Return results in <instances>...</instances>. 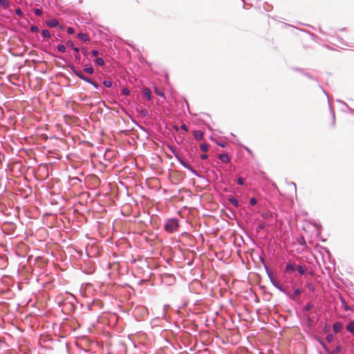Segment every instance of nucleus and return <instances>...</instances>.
<instances>
[{
    "label": "nucleus",
    "instance_id": "1",
    "mask_svg": "<svg viewBox=\"0 0 354 354\" xmlns=\"http://www.w3.org/2000/svg\"><path fill=\"white\" fill-rule=\"evenodd\" d=\"M178 227L177 219H169L165 225V229L169 232H173Z\"/></svg>",
    "mask_w": 354,
    "mask_h": 354
},
{
    "label": "nucleus",
    "instance_id": "2",
    "mask_svg": "<svg viewBox=\"0 0 354 354\" xmlns=\"http://www.w3.org/2000/svg\"><path fill=\"white\" fill-rule=\"evenodd\" d=\"M74 73L79 78L82 79V80H84V81H85L86 82H91V79L89 77L85 76L82 71H75Z\"/></svg>",
    "mask_w": 354,
    "mask_h": 354
},
{
    "label": "nucleus",
    "instance_id": "3",
    "mask_svg": "<svg viewBox=\"0 0 354 354\" xmlns=\"http://www.w3.org/2000/svg\"><path fill=\"white\" fill-rule=\"evenodd\" d=\"M193 136L197 140H201L204 137L203 132L201 130L194 131Z\"/></svg>",
    "mask_w": 354,
    "mask_h": 354
},
{
    "label": "nucleus",
    "instance_id": "4",
    "mask_svg": "<svg viewBox=\"0 0 354 354\" xmlns=\"http://www.w3.org/2000/svg\"><path fill=\"white\" fill-rule=\"evenodd\" d=\"M343 328V324L340 322H336L333 324V331L338 333Z\"/></svg>",
    "mask_w": 354,
    "mask_h": 354
},
{
    "label": "nucleus",
    "instance_id": "5",
    "mask_svg": "<svg viewBox=\"0 0 354 354\" xmlns=\"http://www.w3.org/2000/svg\"><path fill=\"white\" fill-rule=\"evenodd\" d=\"M77 38L84 41H88L90 40L89 37L87 34L80 32L77 35Z\"/></svg>",
    "mask_w": 354,
    "mask_h": 354
},
{
    "label": "nucleus",
    "instance_id": "6",
    "mask_svg": "<svg viewBox=\"0 0 354 354\" xmlns=\"http://www.w3.org/2000/svg\"><path fill=\"white\" fill-rule=\"evenodd\" d=\"M46 24L50 28H55L57 27L59 24L58 21L57 19H50L48 21H46Z\"/></svg>",
    "mask_w": 354,
    "mask_h": 354
},
{
    "label": "nucleus",
    "instance_id": "7",
    "mask_svg": "<svg viewBox=\"0 0 354 354\" xmlns=\"http://www.w3.org/2000/svg\"><path fill=\"white\" fill-rule=\"evenodd\" d=\"M151 90L149 88H144L142 91L143 96L145 97L148 100H151Z\"/></svg>",
    "mask_w": 354,
    "mask_h": 354
},
{
    "label": "nucleus",
    "instance_id": "8",
    "mask_svg": "<svg viewBox=\"0 0 354 354\" xmlns=\"http://www.w3.org/2000/svg\"><path fill=\"white\" fill-rule=\"evenodd\" d=\"M218 158L223 162H228L230 161V158L227 154H220L218 156Z\"/></svg>",
    "mask_w": 354,
    "mask_h": 354
},
{
    "label": "nucleus",
    "instance_id": "9",
    "mask_svg": "<svg viewBox=\"0 0 354 354\" xmlns=\"http://www.w3.org/2000/svg\"><path fill=\"white\" fill-rule=\"evenodd\" d=\"M346 329L351 333H354V321L350 322V324L347 326Z\"/></svg>",
    "mask_w": 354,
    "mask_h": 354
},
{
    "label": "nucleus",
    "instance_id": "10",
    "mask_svg": "<svg viewBox=\"0 0 354 354\" xmlns=\"http://www.w3.org/2000/svg\"><path fill=\"white\" fill-rule=\"evenodd\" d=\"M200 149L203 152H207L208 151L209 146H208V145L207 143H202L200 145Z\"/></svg>",
    "mask_w": 354,
    "mask_h": 354
},
{
    "label": "nucleus",
    "instance_id": "11",
    "mask_svg": "<svg viewBox=\"0 0 354 354\" xmlns=\"http://www.w3.org/2000/svg\"><path fill=\"white\" fill-rule=\"evenodd\" d=\"M324 348H325L326 351L328 352V354H337V353H339L340 352V348H339V346H337L335 348V349H334L332 351H328V349L326 347H324Z\"/></svg>",
    "mask_w": 354,
    "mask_h": 354
},
{
    "label": "nucleus",
    "instance_id": "12",
    "mask_svg": "<svg viewBox=\"0 0 354 354\" xmlns=\"http://www.w3.org/2000/svg\"><path fill=\"white\" fill-rule=\"evenodd\" d=\"M95 62L96 64L99 66H103L104 64V61L102 58L97 57L95 59Z\"/></svg>",
    "mask_w": 354,
    "mask_h": 354
},
{
    "label": "nucleus",
    "instance_id": "13",
    "mask_svg": "<svg viewBox=\"0 0 354 354\" xmlns=\"http://www.w3.org/2000/svg\"><path fill=\"white\" fill-rule=\"evenodd\" d=\"M230 202L232 205H233L235 207H238L239 206V201L235 198H230Z\"/></svg>",
    "mask_w": 354,
    "mask_h": 354
},
{
    "label": "nucleus",
    "instance_id": "14",
    "mask_svg": "<svg viewBox=\"0 0 354 354\" xmlns=\"http://www.w3.org/2000/svg\"><path fill=\"white\" fill-rule=\"evenodd\" d=\"M286 270L287 272H290V271H293L295 270V266L294 265L291 264V263H288L286 266Z\"/></svg>",
    "mask_w": 354,
    "mask_h": 354
},
{
    "label": "nucleus",
    "instance_id": "15",
    "mask_svg": "<svg viewBox=\"0 0 354 354\" xmlns=\"http://www.w3.org/2000/svg\"><path fill=\"white\" fill-rule=\"evenodd\" d=\"M57 50L60 53H64L66 51V47L63 44H59L57 46Z\"/></svg>",
    "mask_w": 354,
    "mask_h": 354
},
{
    "label": "nucleus",
    "instance_id": "16",
    "mask_svg": "<svg viewBox=\"0 0 354 354\" xmlns=\"http://www.w3.org/2000/svg\"><path fill=\"white\" fill-rule=\"evenodd\" d=\"M42 36L45 38L50 37V33L48 30H44L42 31Z\"/></svg>",
    "mask_w": 354,
    "mask_h": 354
},
{
    "label": "nucleus",
    "instance_id": "17",
    "mask_svg": "<svg viewBox=\"0 0 354 354\" xmlns=\"http://www.w3.org/2000/svg\"><path fill=\"white\" fill-rule=\"evenodd\" d=\"M103 84L108 88H110L112 86V82L111 80H104Z\"/></svg>",
    "mask_w": 354,
    "mask_h": 354
},
{
    "label": "nucleus",
    "instance_id": "18",
    "mask_svg": "<svg viewBox=\"0 0 354 354\" xmlns=\"http://www.w3.org/2000/svg\"><path fill=\"white\" fill-rule=\"evenodd\" d=\"M0 5L3 8H7L9 6V3L6 0H0Z\"/></svg>",
    "mask_w": 354,
    "mask_h": 354
},
{
    "label": "nucleus",
    "instance_id": "19",
    "mask_svg": "<svg viewBox=\"0 0 354 354\" xmlns=\"http://www.w3.org/2000/svg\"><path fill=\"white\" fill-rule=\"evenodd\" d=\"M297 270L298 272L301 274H304L306 272V270L304 269V268L302 266H299L297 267Z\"/></svg>",
    "mask_w": 354,
    "mask_h": 354
},
{
    "label": "nucleus",
    "instance_id": "20",
    "mask_svg": "<svg viewBox=\"0 0 354 354\" xmlns=\"http://www.w3.org/2000/svg\"><path fill=\"white\" fill-rule=\"evenodd\" d=\"M84 71H85L87 73L92 74L93 73V67H87L84 68Z\"/></svg>",
    "mask_w": 354,
    "mask_h": 354
},
{
    "label": "nucleus",
    "instance_id": "21",
    "mask_svg": "<svg viewBox=\"0 0 354 354\" xmlns=\"http://www.w3.org/2000/svg\"><path fill=\"white\" fill-rule=\"evenodd\" d=\"M34 12L35 15H38V16H40L42 14V10L41 9H39V8H34Z\"/></svg>",
    "mask_w": 354,
    "mask_h": 354
},
{
    "label": "nucleus",
    "instance_id": "22",
    "mask_svg": "<svg viewBox=\"0 0 354 354\" xmlns=\"http://www.w3.org/2000/svg\"><path fill=\"white\" fill-rule=\"evenodd\" d=\"M30 29V31L32 32H36L39 30L38 27L35 26H32Z\"/></svg>",
    "mask_w": 354,
    "mask_h": 354
},
{
    "label": "nucleus",
    "instance_id": "23",
    "mask_svg": "<svg viewBox=\"0 0 354 354\" xmlns=\"http://www.w3.org/2000/svg\"><path fill=\"white\" fill-rule=\"evenodd\" d=\"M257 203V201L256 200V198H250V204L252 205H256Z\"/></svg>",
    "mask_w": 354,
    "mask_h": 354
},
{
    "label": "nucleus",
    "instance_id": "24",
    "mask_svg": "<svg viewBox=\"0 0 354 354\" xmlns=\"http://www.w3.org/2000/svg\"><path fill=\"white\" fill-rule=\"evenodd\" d=\"M237 183L240 185H242L244 183V179L241 177L237 179Z\"/></svg>",
    "mask_w": 354,
    "mask_h": 354
},
{
    "label": "nucleus",
    "instance_id": "25",
    "mask_svg": "<svg viewBox=\"0 0 354 354\" xmlns=\"http://www.w3.org/2000/svg\"><path fill=\"white\" fill-rule=\"evenodd\" d=\"M74 32H75V31H74V29H73L72 27H68V28H67V32H68V34L72 35V34H73V33H74Z\"/></svg>",
    "mask_w": 354,
    "mask_h": 354
},
{
    "label": "nucleus",
    "instance_id": "26",
    "mask_svg": "<svg viewBox=\"0 0 354 354\" xmlns=\"http://www.w3.org/2000/svg\"><path fill=\"white\" fill-rule=\"evenodd\" d=\"M155 92L157 95H160V96H164V93L161 91H159L158 89L156 88L155 89Z\"/></svg>",
    "mask_w": 354,
    "mask_h": 354
},
{
    "label": "nucleus",
    "instance_id": "27",
    "mask_svg": "<svg viewBox=\"0 0 354 354\" xmlns=\"http://www.w3.org/2000/svg\"><path fill=\"white\" fill-rule=\"evenodd\" d=\"M178 159L179 160V161L180 162V163L186 168H189V166L185 162H183V160L182 159H180L179 157H178Z\"/></svg>",
    "mask_w": 354,
    "mask_h": 354
},
{
    "label": "nucleus",
    "instance_id": "28",
    "mask_svg": "<svg viewBox=\"0 0 354 354\" xmlns=\"http://www.w3.org/2000/svg\"><path fill=\"white\" fill-rule=\"evenodd\" d=\"M311 308H312V305H311V304H307V305H306V306H305V307H304V310H305V311H308V310H310Z\"/></svg>",
    "mask_w": 354,
    "mask_h": 354
},
{
    "label": "nucleus",
    "instance_id": "29",
    "mask_svg": "<svg viewBox=\"0 0 354 354\" xmlns=\"http://www.w3.org/2000/svg\"><path fill=\"white\" fill-rule=\"evenodd\" d=\"M16 14H17L19 17H22V16H23V12H22L20 9H17V10H16Z\"/></svg>",
    "mask_w": 354,
    "mask_h": 354
},
{
    "label": "nucleus",
    "instance_id": "30",
    "mask_svg": "<svg viewBox=\"0 0 354 354\" xmlns=\"http://www.w3.org/2000/svg\"><path fill=\"white\" fill-rule=\"evenodd\" d=\"M88 83H89V84H92V85H93V86H95V88H97V87H98V84H97L95 82L93 81L91 79V82H88Z\"/></svg>",
    "mask_w": 354,
    "mask_h": 354
},
{
    "label": "nucleus",
    "instance_id": "31",
    "mask_svg": "<svg viewBox=\"0 0 354 354\" xmlns=\"http://www.w3.org/2000/svg\"><path fill=\"white\" fill-rule=\"evenodd\" d=\"M66 44H67L68 46H70V47H71V48H73V42L72 41H70V40H69V41H67V43H66Z\"/></svg>",
    "mask_w": 354,
    "mask_h": 354
},
{
    "label": "nucleus",
    "instance_id": "32",
    "mask_svg": "<svg viewBox=\"0 0 354 354\" xmlns=\"http://www.w3.org/2000/svg\"><path fill=\"white\" fill-rule=\"evenodd\" d=\"M301 293V291L299 289H296L294 292V295L295 296H297V295H299V294Z\"/></svg>",
    "mask_w": 354,
    "mask_h": 354
},
{
    "label": "nucleus",
    "instance_id": "33",
    "mask_svg": "<svg viewBox=\"0 0 354 354\" xmlns=\"http://www.w3.org/2000/svg\"><path fill=\"white\" fill-rule=\"evenodd\" d=\"M98 54H99V52H98V50H93L92 51V55H93V56H97V55H98Z\"/></svg>",
    "mask_w": 354,
    "mask_h": 354
},
{
    "label": "nucleus",
    "instance_id": "34",
    "mask_svg": "<svg viewBox=\"0 0 354 354\" xmlns=\"http://www.w3.org/2000/svg\"><path fill=\"white\" fill-rule=\"evenodd\" d=\"M272 283H273V285H274L276 288H279V289L281 290V288L280 286L278 284V283L274 282V281H272Z\"/></svg>",
    "mask_w": 354,
    "mask_h": 354
},
{
    "label": "nucleus",
    "instance_id": "35",
    "mask_svg": "<svg viewBox=\"0 0 354 354\" xmlns=\"http://www.w3.org/2000/svg\"><path fill=\"white\" fill-rule=\"evenodd\" d=\"M122 92H123V93H124V95H128V94L129 93V89H128V88H124V89L122 90Z\"/></svg>",
    "mask_w": 354,
    "mask_h": 354
},
{
    "label": "nucleus",
    "instance_id": "36",
    "mask_svg": "<svg viewBox=\"0 0 354 354\" xmlns=\"http://www.w3.org/2000/svg\"><path fill=\"white\" fill-rule=\"evenodd\" d=\"M218 145L219 146H221V147H225L226 145H227V143L226 142H222V143H218Z\"/></svg>",
    "mask_w": 354,
    "mask_h": 354
},
{
    "label": "nucleus",
    "instance_id": "37",
    "mask_svg": "<svg viewBox=\"0 0 354 354\" xmlns=\"http://www.w3.org/2000/svg\"><path fill=\"white\" fill-rule=\"evenodd\" d=\"M207 157H208V156H207V155H206V154H202V155L201 156V159H203V160H205V159H207Z\"/></svg>",
    "mask_w": 354,
    "mask_h": 354
},
{
    "label": "nucleus",
    "instance_id": "38",
    "mask_svg": "<svg viewBox=\"0 0 354 354\" xmlns=\"http://www.w3.org/2000/svg\"><path fill=\"white\" fill-rule=\"evenodd\" d=\"M73 50H74V51H75L77 54H78V53H79V51H80L79 48H77V47H74V48H73Z\"/></svg>",
    "mask_w": 354,
    "mask_h": 354
},
{
    "label": "nucleus",
    "instance_id": "39",
    "mask_svg": "<svg viewBox=\"0 0 354 354\" xmlns=\"http://www.w3.org/2000/svg\"><path fill=\"white\" fill-rule=\"evenodd\" d=\"M181 128L186 131L188 130L187 127L185 124H183Z\"/></svg>",
    "mask_w": 354,
    "mask_h": 354
},
{
    "label": "nucleus",
    "instance_id": "40",
    "mask_svg": "<svg viewBox=\"0 0 354 354\" xmlns=\"http://www.w3.org/2000/svg\"><path fill=\"white\" fill-rule=\"evenodd\" d=\"M326 338H327L328 341H329V342L333 340V336L332 335H328L326 337Z\"/></svg>",
    "mask_w": 354,
    "mask_h": 354
},
{
    "label": "nucleus",
    "instance_id": "41",
    "mask_svg": "<svg viewBox=\"0 0 354 354\" xmlns=\"http://www.w3.org/2000/svg\"><path fill=\"white\" fill-rule=\"evenodd\" d=\"M75 57H76V59H80V57L78 54L75 55Z\"/></svg>",
    "mask_w": 354,
    "mask_h": 354
},
{
    "label": "nucleus",
    "instance_id": "42",
    "mask_svg": "<svg viewBox=\"0 0 354 354\" xmlns=\"http://www.w3.org/2000/svg\"><path fill=\"white\" fill-rule=\"evenodd\" d=\"M82 52H83V53L85 55V54L86 53V50H85V49H82Z\"/></svg>",
    "mask_w": 354,
    "mask_h": 354
},
{
    "label": "nucleus",
    "instance_id": "43",
    "mask_svg": "<svg viewBox=\"0 0 354 354\" xmlns=\"http://www.w3.org/2000/svg\"><path fill=\"white\" fill-rule=\"evenodd\" d=\"M142 113L145 115H146V111H142Z\"/></svg>",
    "mask_w": 354,
    "mask_h": 354
}]
</instances>
